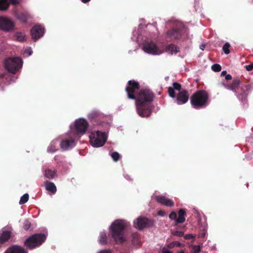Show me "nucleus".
I'll return each mask as SVG.
<instances>
[{
    "mask_svg": "<svg viewBox=\"0 0 253 253\" xmlns=\"http://www.w3.org/2000/svg\"><path fill=\"white\" fill-rule=\"evenodd\" d=\"M4 65L9 72L15 74L22 68L23 61L18 57H9L5 59Z\"/></svg>",
    "mask_w": 253,
    "mask_h": 253,
    "instance_id": "nucleus-8",
    "label": "nucleus"
},
{
    "mask_svg": "<svg viewBox=\"0 0 253 253\" xmlns=\"http://www.w3.org/2000/svg\"><path fill=\"white\" fill-rule=\"evenodd\" d=\"M176 217H177V214L174 211H172L169 215V218L172 220H175L176 222V219H177Z\"/></svg>",
    "mask_w": 253,
    "mask_h": 253,
    "instance_id": "nucleus-39",
    "label": "nucleus"
},
{
    "mask_svg": "<svg viewBox=\"0 0 253 253\" xmlns=\"http://www.w3.org/2000/svg\"><path fill=\"white\" fill-rule=\"evenodd\" d=\"M134 224L136 228L141 230L152 224V221L145 217L140 216L134 221Z\"/></svg>",
    "mask_w": 253,
    "mask_h": 253,
    "instance_id": "nucleus-12",
    "label": "nucleus"
},
{
    "mask_svg": "<svg viewBox=\"0 0 253 253\" xmlns=\"http://www.w3.org/2000/svg\"><path fill=\"white\" fill-rule=\"evenodd\" d=\"M225 78L226 80H231L232 79V77L229 74H226L225 75Z\"/></svg>",
    "mask_w": 253,
    "mask_h": 253,
    "instance_id": "nucleus-46",
    "label": "nucleus"
},
{
    "mask_svg": "<svg viewBox=\"0 0 253 253\" xmlns=\"http://www.w3.org/2000/svg\"><path fill=\"white\" fill-rule=\"evenodd\" d=\"M82 0V1L83 2L86 3V2H88V1H89L90 0Z\"/></svg>",
    "mask_w": 253,
    "mask_h": 253,
    "instance_id": "nucleus-53",
    "label": "nucleus"
},
{
    "mask_svg": "<svg viewBox=\"0 0 253 253\" xmlns=\"http://www.w3.org/2000/svg\"><path fill=\"white\" fill-rule=\"evenodd\" d=\"M189 98V95L186 90H182L180 92L177 96L176 102L178 105H182L186 103Z\"/></svg>",
    "mask_w": 253,
    "mask_h": 253,
    "instance_id": "nucleus-16",
    "label": "nucleus"
},
{
    "mask_svg": "<svg viewBox=\"0 0 253 253\" xmlns=\"http://www.w3.org/2000/svg\"><path fill=\"white\" fill-rule=\"evenodd\" d=\"M141 25H139L138 31L133 32L132 40L136 41L138 43L143 40L142 50L147 54L153 55L162 54L165 51L164 46L162 44L158 43L156 39L151 36L146 37L144 39V37L141 36Z\"/></svg>",
    "mask_w": 253,
    "mask_h": 253,
    "instance_id": "nucleus-2",
    "label": "nucleus"
},
{
    "mask_svg": "<svg viewBox=\"0 0 253 253\" xmlns=\"http://www.w3.org/2000/svg\"><path fill=\"white\" fill-rule=\"evenodd\" d=\"M111 156L114 161H117L119 160L120 155L116 152H113L111 154Z\"/></svg>",
    "mask_w": 253,
    "mask_h": 253,
    "instance_id": "nucleus-34",
    "label": "nucleus"
},
{
    "mask_svg": "<svg viewBox=\"0 0 253 253\" xmlns=\"http://www.w3.org/2000/svg\"><path fill=\"white\" fill-rule=\"evenodd\" d=\"M167 38L172 40L182 39L185 40V37H182L181 32L177 29H172L169 30L167 34Z\"/></svg>",
    "mask_w": 253,
    "mask_h": 253,
    "instance_id": "nucleus-15",
    "label": "nucleus"
},
{
    "mask_svg": "<svg viewBox=\"0 0 253 253\" xmlns=\"http://www.w3.org/2000/svg\"><path fill=\"white\" fill-rule=\"evenodd\" d=\"M69 138L63 139L60 142L61 148L64 150H68L74 147L76 144V141L79 139L75 138L74 136L71 135V132L68 133Z\"/></svg>",
    "mask_w": 253,
    "mask_h": 253,
    "instance_id": "nucleus-10",
    "label": "nucleus"
},
{
    "mask_svg": "<svg viewBox=\"0 0 253 253\" xmlns=\"http://www.w3.org/2000/svg\"><path fill=\"white\" fill-rule=\"evenodd\" d=\"M10 2L14 5H16L19 3L20 0H9Z\"/></svg>",
    "mask_w": 253,
    "mask_h": 253,
    "instance_id": "nucleus-43",
    "label": "nucleus"
},
{
    "mask_svg": "<svg viewBox=\"0 0 253 253\" xmlns=\"http://www.w3.org/2000/svg\"><path fill=\"white\" fill-rule=\"evenodd\" d=\"M174 235L179 237H181L183 235V232L182 231H176L174 233Z\"/></svg>",
    "mask_w": 253,
    "mask_h": 253,
    "instance_id": "nucleus-44",
    "label": "nucleus"
},
{
    "mask_svg": "<svg viewBox=\"0 0 253 253\" xmlns=\"http://www.w3.org/2000/svg\"><path fill=\"white\" fill-rule=\"evenodd\" d=\"M199 222H200V219H199ZM200 224V223H199V224Z\"/></svg>",
    "mask_w": 253,
    "mask_h": 253,
    "instance_id": "nucleus-55",
    "label": "nucleus"
},
{
    "mask_svg": "<svg viewBox=\"0 0 253 253\" xmlns=\"http://www.w3.org/2000/svg\"><path fill=\"white\" fill-rule=\"evenodd\" d=\"M202 229L201 230V232L198 234V236L199 238H204L205 237L207 233V224L205 223V224L203 226Z\"/></svg>",
    "mask_w": 253,
    "mask_h": 253,
    "instance_id": "nucleus-31",
    "label": "nucleus"
},
{
    "mask_svg": "<svg viewBox=\"0 0 253 253\" xmlns=\"http://www.w3.org/2000/svg\"><path fill=\"white\" fill-rule=\"evenodd\" d=\"M56 171L51 169L45 170L43 174L45 177L49 179H53L56 176Z\"/></svg>",
    "mask_w": 253,
    "mask_h": 253,
    "instance_id": "nucleus-27",
    "label": "nucleus"
},
{
    "mask_svg": "<svg viewBox=\"0 0 253 253\" xmlns=\"http://www.w3.org/2000/svg\"><path fill=\"white\" fill-rule=\"evenodd\" d=\"M45 189L53 194L56 192V187L55 184L51 182L46 181L44 182Z\"/></svg>",
    "mask_w": 253,
    "mask_h": 253,
    "instance_id": "nucleus-22",
    "label": "nucleus"
},
{
    "mask_svg": "<svg viewBox=\"0 0 253 253\" xmlns=\"http://www.w3.org/2000/svg\"><path fill=\"white\" fill-rule=\"evenodd\" d=\"M98 241L99 244L101 245H104L106 243V235L105 232H100L99 234Z\"/></svg>",
    "mask_w": 253,
    "mask_h": 253,
    "instance_id": "nucleus-29",
    "label": "nucleus"
},
{
    "mask_svg": "<svg viewBox=\"0 0 253 253\" xmlns=\"http://www.w3.org/2000/svg\"><path fill=\"white\" fill-rule=\"evenodd\" d=\"M97 253H111V252L108 250H102L97 252Z\"/></svg>",
    "mask_w": 253,
    "mask_h": 253,
    "instance_id": "nucleus-45",
    "label": "nucleus"
},
{
    "mask_svg": "<svg viewBox=\"0 0 253 253\" xmlns=\"http://www.w3.org/2000/svg\"><path fill=\"white\" fill-rule=\"evenodd\" d=\"M161 253H172V252L169 250L166 247H164L161 249Z\"/></svg>",
    "mask_w": 253,
    "mask_h": 253,
    "instance_id": "nucleus-40",
    "label": "nucleus"
},
{
    "mask_svg": "<svg viewBox=\"0 0 253 253\" xmlns=\"http://www.w3.org/2000/svg\"><path fill=\"white\" fill-rule=\"evenodd\" d=\"M3 253H28L22 247L19 246H12L6 249Z\"/></svg>",
    "mask_w": 253,
    "mask_h": 253,
    "instance_id": "nucleus-18",
    "label": "nucleus"
},
{
    "mask_svg": "<svg viewBox=\"0 0 253 253\" xmlns=\"http://www.w3.org/2000/svg\"><path fill=\"white\" fill-rule=\"evenodd\" d=\"M58 139L53 140L47 147V151L49 153H54L58 150Z\"/></svg>",
    "mask_w": 253,
    "mask_h": 253,
    "instance_id": "nucleus-21",
    "label": "nucleus"
},
{
    "mask_svg": "<svg viewBox=\"0 0 253 253\" xmlns=\"http://www.w3.org/2000/svg\"><path fill=\"white\" fill-rule=\"evenodd\" d=\"M25 54H27L28 56H31L33 53L32 49L31 47H26L24 51Z\"/></svg>",
    "mask_w": 253,
    "mask_h": 253,
    "instance_id": "nucleus-38",
    "label": "nucleus"
},
{
    "mask_svg": "<svg viewBox=\"0 0 253 253\" xmlns=\"http://www.w3.org/2000/svg\"><path fill=\"white\" fill-rule=\"evenodd\" d=\"M158 215L159 216H161L162 217H163V216H165L166 213L164 211L160 210V211H158Z\"/></svg>",
    "mask_w": 253,
    "mask_h": 253,
    "instance_id": "nucleus-42",
    "label": "nucleus"
},
{
    "mask_svg": "<svg viewBox=\"0 0 253 253\" xmlns=\"http://www.w3.org/2000/svg\"><path fill=\"white\" fill-rule=\"evenodd\" d=\"M100 116V113L96 110H93L88 114L87 117L90 120L98 118Z\"/></svg>",
    "mask_w": 253,
    "mask_h": 253,
    "instance_id": "nucleus-30",
    "label": "nucleus"
},
{
    "mask_svg": "<svg viewBox=\"0 0 253 253\" xmlns=\"http://www.w3.org/2000/svg\"><path fill=\"white\" fill-rule=\"evenodd\" d=\"M181 88V85L177 83H174L172 86H170L168 88V92L169 95L171 98H174L175 97V90H180Z\"/></svg>",
    "mask_w": 253,
    "mask_h": 253,
    "instance_id": "nucleus-19",
    "label": "nucleus"
},
{
    "mask_svg": "<svg viewBox=\"0 0 253 253\" xmlns=\"http://www.w3.org/2000/svg\"><path fill=\"white\" fill-rule=\"evenodd\" d=\"M185 237L186 239H189V238L193 237V236L191 234H189V235H186Z\"/></svg>",
    "mask_w": 253,
    "mask_h": 253,
    "instance_id": "nucleus-49",
    "label": "nucleus"
},
{
    "mask_svg": "<svg viewBox=\"0 0 253 253\" xmlns=\"http://www.w3.org/2000/svg\"><path fill=\"white\" fill-rule=\"evenodd\" d=\"M11 229L9 227L3 228L0 231V248L6 242L11 236Z\"/></svg>",
    "mask_w": 253,
    "mask_h": 253,
    "instance_id": "nucleus-13",
    "label": "nucleus"
},
{
    "mask_svg": "<svg viewBox=\"0 0 253 253\" xmlns=\"http://www.w3.org/2000/svg\"><path fill=\"white\" fill-rule=\"evenodd\" d=\"M157 202L167 207H172L174 205V202L170 199L163 195H159L156 197Z\"/></svg>",
    "mask_w": 253,
    "mask_h": 253,
    "instance_id": "nucleus-17",
    "label": "nucleus"
},
{
    "mask_svg": "<svg viewBox=\"0 0 253 253\" xmlns=\"http://www.w3.org/2000/svg\"><path fill=\"white\" fill-rule=\"evenodd\" d=\"M230 46V45L229 43L226 42L224 45L223 46L222 49L224 52L225 54H228L230 52L229 50V47Z\"/></svg>",
    "mask_w": 253,
    "mask_h": 253,
    "instance_id": "nucleus-33",
    "label": "nucleus"
},
{
    "mask_svg": "<svg viewBox=\"0 0 253 253\" xmlns=\"http://www.w3.org/2000/svg\"><path fill=\"white\" fill-rule=\"evenodd\" d=\"M245 68L248 71H252L253 69V63L245 66Z\"/></svg>",
    "mask_w": 253,
    "mask_h": 253,
    "instance_id": "nucleus-41",
    "label": "nucleus"
},
{
    "mask_svg": "<svg viewBox=\"0 0 253 253\" xmlns=\"http://www.w3.org/2000/svg\"><path fill=\"white\" fill-rule=\"evenodd\" d=\"M184 244L180 243L178 241H173L170 243H169L165 247L169 249H171L174 247H184Z\"/></svg>",
    "mask_w": 253,
    "mask_h": 253,
    "instance_id": "nucleus-26",
    "label": "nucleus"
},
{
    "mask_svg": "<svg viewBox=\"0 0 253 253\" xmlns=\"http://www.w3.org/2000/svg\"><path fill=\"white\" fill-rule=\"evenodd\" d=\"M46 238L44 234H36L27 239L24 242V245L27 248L33 249L41 245Z\"/></svg>",
    "mask_w": 253,
    "mask_h": 253,
    "instance_id": "nucleus-9",
    "label": "nucleus"
},
{
    "mask_svg": "<svg viewBox=\"0 0 253 253\" xmlns=\"http://www.w3.org/2000/svg\"><path fill=\"white\" fill-rule=\"evenodd\" d=\"M124 176H125V177L126 179H127L128 180H131V178H130V177H129V176L128 175H127V174H125V175H124Z\"/></svg>",
    "mask_w": 253,
    "mask_h": 253,
    "instance_id": "nucleus-48",
    "label": "nucleus"
},
{
    "mask_svg": "<svg viewBox=\"0 0 253 253\" xmlns=\"http://www.w3.org/2000/svg\"><path fill=\"white\" fill-rule=\"evenodd\" d=\"M211 69L214 72H219L221 70V67L219 64H215L212 65Z\"/></svg>",
    "mask_w": 253,
    "mask_h": 253,
    "instance_id": "nucleus-35",
    "label": "nucleus"
},
{
    "mask_svg": "<svg viewBox=\"0 0 253 253\" xmlns=\"http://www.w3.org/2000/svg\"><path fill=\"white\" fill-rule=\"evenodd\" d=\"M139 84L134 81H129L126 87L128 98L136 101L135 105L137 114L141 117H148L151 114L150 103L152 101L154 95L148 89L140 90Z\"/></svg>",
    "mask_w": 253,
    "mask_h": 253,
    "instance_id": "nucleus-1",
    "label": "nucleus"
},
{
    "mask_svg": "<svg viewBox=\"0 0 253 253\" xmlns=\"http://www.w3.org/2000/svg\"><path fill=\"white\" fill-rule=\"evenodd\" d=\"M6 76V74H1L0 75V79L2 78L3 77H5Z\"/></svg>",
    "mask_w": 253,
    "mask_h": 253,
    "instance_id": "nucleus-52",
    "label": "nucleus"
},
{
    "mask_svg": "<svg viewBox=\"0 0 253 253\" xmlns=\"http://www.w3.org/2000/svg\"><path fill=\"white\" fill-rule=\"evenodd\" d=\"M239 84L240 81L239 80H235L230 85L221 83V84H219V85L224 86L226 89L232 90L237 94V97L239 100L244 101L245 100L248 95V92L251 88V86L249 85H247L240 87Z\"/></svg>",
    "mask_w": 253,
    "mask_h": 253,
    "instance_id": "nucleus-5",
    "label": "nucleus"
},
{
    "mask_svg": "<svg viewBox=\"0 0 253 253\" xmlns=\"http://www.w3.org/2000/svg\"><path fill=\"white\" fill-rule=\"evenodd\" d=\"M208 95L204 90H200L194 93L191 98L192 106L195 109H199L207 105Z\"/></svg>",
    "mask_w": 253,
    "mask_h": 253,
    "instance_id": "nucleus-6",
    "label": "nucleus"
},
{
    "mask_svg": "<svg viewBox=\"0 0 253 253\" xmlns=\"http://www.w3.org/2000/svg\"><path fill=\"white\" fill-rule=\"evenodd\" d=\"M44 33V28L39 25H35L31 30L33 39L38 40L43 36Z\"/></svg>",
    "mask_w": 253,
    "mask_h": 253,
    "instance_id": "nucleus-14",
    "label": "nucleus"
},
{
    "mask_svg": "<svg viewBox=\"0 0 253 253\" xmlns=\"http://www.w3.org/2000/svg\"><path fill=\"white\" fill-rule=\"evenodd\" d=\"M205 48V44H201L200 45V48L202 50H204V48Z\"/></svg>",
    "mask_w": 253,
    "mask_h": 253,
    "instance_id": "nucleus-50",
    "label": "nucleus"
},
{
    "mask_svg": "<svg viewBox=\"0 0 253 253\" xmlns=\"http://www.w3.org/2000/svg\"><path fill=\"white\" fill-rule=\"evenodd\" d=\"M226 75V71H222L221 73V76H225Z\"/></svg>",
    "mask_w": 253,
    "mask_h": 253,
    "instance_id": "nucleus-51",
    "label": "nucleus"
},
{
    "mask_svg": "<svg viewBox=\"0 0 253 253\" xmlns=\"http://www.w3.org/2000/svg\"><path fill=\"white\" fill-rule=\"evenodd\" d=\"M15 24L9 18L1 16L0 17V30L10 32L14 30Z\"/></svg>",
    "mask_w": 253,
    "mask_h": 253,
    "instance_id": "nucleus-11",
    "label": "nucleus"
},
{
    "mask_svg": "<svg viewBox=\"0 0 253 253\" xmlns=\"http://www.w3.org/2000/svg\"><path fill=\"white\" fill-rule=\"evenodd\" d=\"M88 126L87 121L84 118H79L75 120L74 122V127L75 130L71 128V135L74 136L75 138L79 139L81 136L84 134L86 131ZM71 127V126H70Z\"/></svg>",
    "mask_w": 253,
    "mask_h": 253,
    "instance_id": "nucleus-7",
    "label": "nucleus"
},
{
    "mask_svg": "<svg viewBox=\"0 0 253 253\" xmlns=\"http://www.w3.org/2000/svg\"><path fill=\"white\" fill-rule=\"evenodd\" d=\"M166 51L169 54H176L179 51L178 47L174 44H170L167 47Z\"/></svg>",
    "mask_w": 253,
    "mask_h": 253,
    "instance_id": "nucleus-24",
    "label": "nucleus"
},
{
    "mask_svg": "<svg viewBox=\"0 0 253 253\" xmlns=\"http://www.w3.org/2000/svg\"><path fill=\"white\" fill-rule=\"evenodd\" d=\"M14 40L19 42H23L26 41L27 38L24 32H17L14 36Z\"/></svg>",
    "mask_w": 253,
    "mask_h": 253,
    "instance_id": "nucleus-20",
    "label": "nucleus"
},
{
    "mask_svg": "<svg viewBox=\"0 0 253 253\" xmlns=\"http://www.w3.org/2000/svg\"><path fill=\"white\" fill-rule=\"evenodd\" d=\"M128 225V223L123 219L116 220L110 225V233L117 243H122L124 241V231Z\"/></svg>",
    "mask_w": 253,
    "mask_h": 253,
    "instance_id": "nucleus-4",
    "label": "nucleus"
},
{
    "mask_svg": "<svg viewBox=\"0 0 253 253\" xmlns=\"http://www.w3.org/2000/svg\"><path fill=\"white\" fill-rule=\"evenodd\" d=\"M177 253H184V251L183 250H181V251L178 252Z\"/></svg>",
    "mask_w": 253,
    "mask_h": 253,
    "instance_id": "nucleus-54",
    "label": "nucleus"
},
{
    "mask_svg": "<svg viewBox=\"0 0 253 253\" xmlns=\"http://www.w3.org/2000/svg\"><path fill=\"white\" fill-rule=\"evenodd\" d=\"M29 199V195L27 193L24 194L20 198L19 204L22 205L26 203Z\"/></svg>",
    "mask_w": 253,
    "mask_h": 253,
    "instance_id": "nucleus-32",
    "label": "nucleus"
},
{
    "mask_svg": "<svg viewBox=\"0 0 253 253\" xmlns=\"http://www.w3.org/2000/svg\"><path fill=\"white\" fill-rule=\"evenodd\" d=\"M103 127L104 130L93 131L89 136L90 144L94 148L103 146L107 140L110 126L108 124H105Z\"/></svg>",
    "mask_w": 253,
    "mask_h": 253,
    "instance_id": "nucleus-3",
    "label": "nucleus"
},
{
    "mask_svg": "<svg viewBox=\"0 0 253 253\" xmlns=\"http://www.w3.org/2000/svg\"><path fill=\"white\" fill-rule=\"evenodd\" d=\"M31 222L28 219H26L24 221L23 228L25 230H27L31 227Z\"/></svg>",
    "mask_w": 253,
    "mask_h": 253,
    "instance_id": "nucleus-37",
    "label": "nucleus"
},
{
    "mask_svg": "<svg viewBox=\"0 0 253 253\" xmlns=\"http://www.w3.org/2000/svg\"><path fill=\"white\" fill-rule=\"evenodd\" d=\"M15 16L23 22H26L31 18L30 14L27 12H22L19 14H16Z\"/></svg>",
    "mask_w": 253,
    "mask_h": 253,
    "instance_id": "nucleus-23",
    "label": "nucleus"
},
{
    "mask_svg": "<svg viewBox=\"0 0 253 253\" xmlns=\"http://www.w3.org/2000/svg\"><path fill=\"white\" fill-rule=\"evenodd\" d=\"M192 253H199L201 252V248L199 245H194L192 247Z\"/></svg>",
    "mask_w": 253,
    "mask_h": 253,
    "instance_id": "nucleus-36",
    "label": "nucleus"
},
{
    "mask_svg": "<svg viewBox=\"0 0 253 253\" xmlns=\"http://www.w3.org/2000/svg\"><path fill=\"white\" fill-rule=\"evenodd\" d=\"M16 78L15 77H13L12 79H11V81L9 82L8 84H10L11 82H14L16 80Z\"/></svg>",
    "mask_w": 253,
    "mask_h": 253,
    "instance_id": "nucleus-47",
    "label": "nucleus"
},
{
    "mask_svg": "<svg viewBox=\"0 0 253 253\" xmlns=\"http://www.w3.org/2000/svg\"><path fill=\"white\" fill-rule=\"evenodd\" d=\"M186 211L184 209H180L178 211V217L176 219V223H183L185 220V215Z\"/></svg>",
    "mask_w": 253,
    "mask_h": 253,
    "instance_id": "nucleus-25",
    "label": "nucleus"
},
{
    "mask_svg": "<svg viewBox=\"0 0 253 253\" xmlns=\"http://www.w3.org/2000/svg\"><path fill=\"white\" fill-rule=\"evenodd\" d=\"M9 2L8 0H0V10L5 11L8 9Z\"/></svg>",
    "mask_w": 253,
    "mask_h": 253,
    "instance_id": "nucleus-28",
    "label": "nucleus"
}]
</instances>
